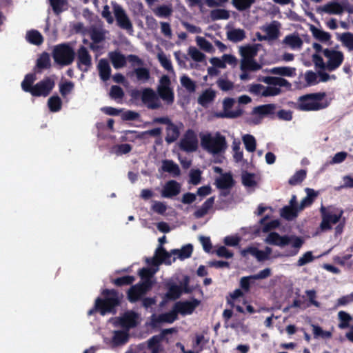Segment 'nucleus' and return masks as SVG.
Masks as SVG:
<instances>
[{"label": "nucleus", "instance_id": "nucleus-35", "mask_svg": "<svg viewBox=\"0 0 353 353\" xmlns=\"http://www.w3.org/2000/svg\"><path fill=\"white\" fill-rule=\"evenodd\" d=\"M258 49L256 46L247 45L240 48L242 59H252L257 54Z\"/></svg>", "mask_w": 353, "mask_h": 353}, {"label": "nucleus", "instance_id": "nucleus-14", "mask_svg": "<svg viewBox=\"0 0 353 353\" xmlns=\"http://www.w3.org/2000/svg\"><path fill=\"white\" fill-rule=\"evenodd\" d=\"M113 11L117 26L132 34L134 32L133 25L125 10L121 6L115 4L113 6Z\"/></svg>", "mask_w": 353, "mask_h": 353}, {"label": "nucleus", "instance_id": "nucleus-29", "mask_svg": "<svg viewBox=\"0 0 353 353\" xmlns=\"http://www.w3.org/2000/svg\"><path fill=\"white\" fill-rule=\"evenodd\" d=\"M216 187L221 190L230 189L234 185V179L230 174H225L217 179Z\"/></svg>", "mask_w": 353, "mask_h": 353}, {"label": "nucleus", "instance_id": "nucleus-55", "mask_svg": "<svg viewBox=\"0 0 353 353\" xmlns=\"http://www.w3.org/2000/svg\"><path fill=\"white\" fill-rule=\"evenodd\" d=\"M338 316L340 320L339 327L341 329H345L349 327L350 322L352 320V316L345 311H340L338 313Z\"/></svg>", "mask_w": 353, "mask_h": 353}, {"label": "nucleus", "instance_id": "nucleus-41", "mask_svg": "<svg viewBox=\"0 0 353 353\" xmlns=\"http://www.w3.org/2000/svg\"><path fill=\"white\" fill-rule=\"evenodd\" d=\"M48 106L50 112H59L62 107V101L57 95L52 96L48 100Z\"/></svg>", "mask_w": 353, "mask_h": 353}, {"label": "nucleus", "instance_id": "nucleus-43", "mask_svg": "<svg viewBox=\"0 0 353 353\" xmlns=\"http://www.w3.org/2000/svg\"><path fill=\"white\" fill-rule=\"evenodd\" d=\"M338 39L349 51H353V33L347 32L339 35Z\"/></svg>", "mask_w": 353, "mask_h": 353}, {"label": "nucleus", "instance_id": "nucleus-20", "mask_svg": "<svg viewBox=\"0 0 353 353\" xmlns=\"http://www.w3.org/2000/svg\"><path fill=\"white\" fill-rule=\"evenodd\" d=\"M139 315L133 311H128L119 318L120 325L126 329L135 327L138 324Z\"/></svg>", "mask_w": 353, "mask_h": 353}, {"label": "nucleus", "instance_id": "nucleus-44", "mask_svg": "<svg viewBox=\"0 0 353 353\" xmlns=\"http://www.w3.org/2000/svg\"><path fill=\"white\" fill-rule=\"evenodd\" d=\"M256 0H232V4L239 11L249 10Z\"/></svg>", "mask_w": 353, "mask_h": 353}, {"label": "nucleus", "instance_id": "nucleus-51", "mask_svg": "<svg viewBox=\"0 0 353 353\" xmlns=\"http://www.w3.org/2000/svg\"><path fill=\"white\" fill-rule=\"evenodd\" d=\"M243 141L247 151L250 152L255 151L256 143L254 136L251 134H245L243 137Z\"/></svg>", "mask_w": 353, "mask_h": 353}, {"label": "nucleus", "instance_id": "nucleus-61", "mask_svg": "<svg viewBox=\"0 0 353 353\" xmlns=\"http://www.w3.org/2000/svg\"><path fill=\"white\" fill-rule=\"evenodd\" d=\"M74 83L72 81H65L59 84V92L62 97H66L74 89Z\"/></svg>", "mask_w": 353, "mask_h": 353}, {"label": "nucleus", "instance_id": "nucleus-7", "mask_svg": "<svg viewBox=\"0 0 353 353\" xmlns=\"http://www.w3.org/2000/svg\"><path fill=\"white\" fill-rule=\"evenodd\" d=\"M201 145L208 152L216 154L225 151L227 143L224 136L217 133L212 137L209 134L201 138Z\"/></svg>", "mask_w": 353, "mask_h": 353}, {"label": "nucleus", "instance_id": "nucleus-36", "mask_svg": "<svg viewBox=\"0 0 353 353\" xmlns=\"http://www.w3.org/2000/svg\"><path fill=\"white\" fill-rule=\"evenodd\" d=\"M193 252V246L191 244H188L182 247L181 250H172L171 253L173 254H176L178 257L181 259H185L190 258Z\"/></svg>", "mask_w": 353, "mask_h": 353}, {"label": "nucleus", "instance_id": "nucleus-49", "mask_svg": "<svg viewBox=\"0 0 353 353\" xmlns=\"http://www.w3.org/2000/svg\"><path fill=\"white\" fill-rule=\"evenodd\" d=\"M311 31L313 36L321 42H327L331 39V35L329 32L318 29L313 26L311 28Z\"/></svg>", "mask_w": 353, "mask_h": 353}, {"label": "nucleus", "instance_id": "nucleus-62", "mask_svg": "<svg viewBox=\"0 0 353 353\" xmlns=\"http://www.w3.org/2000/svg\"><path fill=\"white\" fill-rule=\"evenodd\" d=\"M216 84L222 91L226 92L234 88L233 82L228 79L220 78L216 81Z\"/></svg>", "mask_w": 353, "mask_h": 353}, {"label": "nucleus", "instance_id": "nucleus-24", "mask_svg": "<svg viewBox=\"0 0 353 353\" xmlns=\"http://www.w3.org/2000/svg\"><path fill=\"white\" fill-rule=\"evenodd\" d=\"M276 108V106L274 103L261 105L255 107L253 112L261 117H263L269 115H274Z\"/></svg>", "mask_w": 353, "mask_h": 353}, {"label": "nucleus", "instance_id": "nucleus-60", "mask_svg": "<svg viewBox=\"0 0 353 353\" xmlns=\"http://www.w3.org/2000/svg\"><path fill=\"white\" fill-rule=\"evenodd\" d=\"M140 290L145 295L150 291L153 287L154 281L152 280L145 279L136 284Z\"/></svg>", "mask_w": 353, "mask_h": 353}, {"label": "nucleus", "instance_id": "nucleus-39", "mask_svg": "<svg viewBox=\"0 0 353 353\" xmlns=\"http://www.w3.org/2000/svg\"><path fill=\"white\" fill-rule=\"evenodd\" d=\"M299 209L298 207L284 206L281 211V215L285 219L292 221L297 216Z\"/></svg>", "mask_w": 353, "mask_h": 353}, {"label": "nucleus", "instance_id": "nucleus-46", "mask_svg": "<svg viewBox=\"0 0 353 353\" xmlns=\"http://www.w3.org/2000/svg\"><path fill=\"white\" fill-rule=\"evenodd\" d=\"M134 281L135 277L134 276L126 275L112 279L111 282L117 287H122L131 285Z\"/></svg>", "mask_w": 353, "mask_h": 353}, {"label": "nucleus", "instance_id": "nucleus-9", "mask_svg": "<svg viewBox=\"0 0 353 353\" xmlns=\"http://www.w3.org/2000/svg\"><path fill=\"white\" fill-rule=\"evenodd\" d=\"M176 332L177 330L174 327L163 329L160 334L152 336L146 341L148 350L150 351V353H165L162 342L165 339L167 334Z\"/></svg>", "mask_w": 353, "mask_h": 353}, {"label": "nucleus", "instance_id": "nucleus-12", "mask_svg": "<svg viewBox=\"0 0 353 353\" xmlns=\"http://www.w3.org/2000/svg\"><path fill=\"white\" fill-rule=\"evenodd\" d=\"M323 55L327 59V70L332 72L338 69L344 61L343 52L333 48H325L323 50Z\"/></svg>", "mask_w": 353, "mask_h": 353}, {"label": "nucleus", "instance_id": "nucleus-17", "mask_svg": "<svg viewBox=\"0 0 353 353\" xmlns=\"http://www.w3.org/2000/svg\"><path fill=\"white\" fill-rule=\"evenodd\" d=\"M200 303L201 301L199 300L193 298L191 301H178L174 306L177 314L185 316L192 314Z\"/></svg>", "mask_w": 353, "mask_h": 353}, {"label": "nucleus", "instance_id": "nucleus-16", "mask_svg": "<svg viewBox=\"0 0 353 353\" xmlns=\"http://www.w3.org/2000/svg\"><path fill=\"white\" fill-rule=\"evenodd\" d=\"M92 65V57L88 49L81 46L77 50V67L83 72H87Z\"/></svg>", "mask_w": 353, "mask_h": 353}, {"label": "nucleus", "instance_id": "nucleus-8", "mask_svg": "<svg viewBox=\"0 0 353 353\" xmlns=\"http://www.w3.org/2000/svg\"><path fill=\"white\" fill-rule=\"evenodd\" d=\"M158 98L161 99L167 105H172L174 101V92L171 87V81L168 75H163L159 79L157 88Z\"/></svg>", "mask_w": 353, "mask_h": 353}, {"label": "nucleus", "instance_id": "nucleus-11", "mask_svg": "<svg viewBox=\"0 0 353 353\" xmlns=\"http://www.w3.org/2000/svg\"><path fill=\"white\" fill-rule=\"evenodd\" d=\"M164 286L167 290V292L163 296V301L160 305H163L169 301H175L180 298L183 292L189 293L190 290L187 287V283L185 286L177 285L172 281L165 283Z\"/></svg>", "mask_w": 353, "mask_h": 353}, {"label": "nucleus", "instance_id": "nucleus-63", "mask_svg": "<svg viewBox=\"0 0 353 353\" xmlns=\"http://www.w3.org/2000/svg\"><path fill=\"white\" fill-rule=\"evenodd\" d=\"M312 331L314 337L321 336L323 339H328L332 336V333L329 331H324L323 329L316 325H312Z\"/></svg>", "mask_w": 353, "mask_h": 353}, {"label": "nucleus", "instance_id": "nucleus-10", "mask_svg": "<svg viewBox=\"0 0 353 353\" xmlns=\"http://www.w3.org/2000/svg\"><path fill=\"white\" fill-rule=\"evenodd\" d=\"M109 58L115 69H119L125 66L127 60L131 62L133 66L134 65L139 66L143 65V60L135 54H130L125 57V55L120 52L114 51L109 53Z\"/></svg>", "mask_w": 353, "mask_h": 353}, {"label": "nucleus", "instance_id": "nucleus-13", "mask_svg": "<svg viewBox=\"0 0 353 353\" xmlns=\"http://www.w3.org/2000/svg\"><path fill=\"white\" fill-rule=\"evenodd\" d=\"M54 79V75L44 77L34 85L31 95L36 97H48L55 86Z\"/></svg>", "mask_w": 353, "mask_h": 353}, {"label": "nucleus", "instance_id": "nucleus-58", "mask_svg": "<svg viewBox=\"0 0 353 353\" xmlns=\"http://www.w3.org/2000/svg\"><path fill=\"white\" fill-rule=\"evenodd\" d=\"M90 39L95 43H99L104 40V33L96 28H92L90 31Z\"/></svg>", "mask_w": 353, "mask_h": 353}, {"label": "nucleus", "instance_id": "nucleus-6", "mask_svg": "<svg viewBox=\"0 0 353 353\" xmlns=\"http://www.w3.org/2000/svg\"><path fill=\"white\" fill-rule=\"evenodd\" d=\"M52 55L54 62L62 66L70 65L75 58L74 50L67 43L55 46Z\"/></svg>", "mask_w": 353, "mask_h": 353}, {"label": "nucleus", "instance_id": "nucleus-30", "mask_svg": "<svg viewBox=\"0 0 353 353\" xmlns=\"http://www.w3.org/2000/svg\"><path fill=\"white\" fill-rule=\"evenodd\" d=\"M241 70L243 72L257 71L260 70L262 66L257 63L254 59H241Z\"/></svg>", "mask_w": 353, "mask_h": 353}, {"label": "nucleus", "instance_id": "nucleus-42", "mask_svg": "<svg viewBox=\"0 0 353 353\" xmlns=\"http://www.w3.org/2000/svg\"><path fill=\"white\" fill-rule=\"evenodd\" d=\"M132 146L129 143L117 144L112 147L111 152L117 156L128 154L131 152Z\"/></svg>", "mask_w": 353, "mask_h": 353}, {"label": "nucleus", "instance_id": "nucleus-53", "mask_svg": "<svg viewBox=\"0 0 353 353\" xmlns=\"http://www.w3.org/2000/svg\"><path fill=\"white\" fill-rule=\"evenodd\" d=\"M196 41L199 48L207 52H213L214 48L212 43L206 39L201 37H196Z\"/></svg>", "mask_w": 353, "mask_h": 353}, {"label": "nucleus", "instance_id": "nucleus-54", "mask_svg": "<svg viewBox=\"0 0 353 353\" xmlns=\"http://www.w3.org/2000/svg\"><path fill=\"white\" fill-rule=\"evenodd\" d=\"M181 83L189 92H194L196 90V83L188 76L183 75L180 79Z\"/></svg>", "mask_w": 353, "mask_h": 353}, {"label": "nucleus", "instance_id": "nucleus-47", "mask_svg": "<svg viewBox=\"0 0 353 353\" xmlns=\"http://www.w3.org/2000/svg\"><path fill=\"white\" fill-rule=\"evenodd\" d=\"M243 113L241 109H237L234 111H223L214 112V115L216 118H230L234 119L241 117Z\"/></svg>", "mask_w": 353, "mask_h": 353}, {"label": "nucleus", "instance_id": "nucleus-4", "mask_svg": "<svg viewBox=\"0 0 353 353\" xmlns=\"http://www.w3.org/2000/svg\"><path fill=\"white\" fill-rule=\"evenodd\" d=\"M130 97L135 101L141 99L149 110H157L162 107L161 102L159 99L156 92L151 88H145L141 90H132L130 92Z\"/></svg>", "mask_w": 353, "mask_h": 353}, {"label": "nucleus", "instance_id": "nucleus-38", "mask_svg": "<svg viewBox=\"0 0 353 353\" xmlns=\"http://www.w3.org/2000/svg\"><path fill=\"white\" fill-rule=\"evenodd\" d=\"M129 335L128 333L123 330H117L114 333L112 337V343L114 345H121L126 343L128 341Z\"/></svg>", "mask_w": 353, "mask_h": 353}, {"label": "nucleus", "instance_id": "nucleus-25", "mask_svg": "<svg viewBox=\"0 0 353 353\" xmlns=\"http://www.w3.org/2000/svg\"><path fill=\"white\" fill-rule=\"evenodd\" d=\"M162 170L172 174L173 176H178L181 174L179 165L172 160L165 159L162 161Z\"/></svg>", "mask_w": 353, "mask_h": 353}, {"label": "nucleus", "instance_id": "nucleus-26", "mask_svg": "<svg viewBox=\"0 0 353 353\" xmlns=\"http://www.w3.org/2000/svg\"><path fill=\"white\" fill-rule=\"evenodd\" d=\"M270 73L282 77H292L296 76V68L288 66L274 67L270 69Z\"/></svg>", "mask_w": 353, "mask_h": 353}, {"label": "nucleus", "instance_id": "nucleus-64", "mask_svg": "<svg viewBox=\"0 0 353 353\" xmlns=\"http://www.w3.org/2000/svg\"><path fill=\"white\" fill-rule=\"evenodd\" d=\"M110 96L113 99H121L124 97L123 90L119 85H112Z\"/></svg>", "mask_w": 353, "mask_h": 353}, {"label": "nucleus", "instance_id": "nucleus-45", "mask_svg": "<svg viewBox=\"0 0 353 353\" xmlns=\"http://www.w3.org/2000/svg\"><path fill=\"white\" fill-rule=\"evenodd\" d=\"M323 11L328 14H339L343 12V8L338 2L327 3L322 8Z\"/></svg>", "mask_w": 353, "mask_h": 353}, {"label": "nucleus", "instance_id": "nucleus-2", "mask_svg": "<svg viewBox=\"0 0 353 353\" xmlns=\"http://www.w3.org/2000/svg\"><path fill=\"white\" fill-rule=\"evenodd\" d=\"M325 97V92L302 95L298 98L294 108L304 112L319 111L325 109L330 105V101L327 99L323 100Z\"/></svg>", "mask_w": 353, "mask_h": 353}, {"label": "nucleus", "instance_id": "nucleus-37", "mask_svg": "<svg viewBox=\"0 0 353 353\" xmlns=\"http://www.w3.org/2000/svg\"><path fill=\"white\" fill-rule=\"evenodd\" d=\"M27 41L34 45L39 46L43 42L42 34L36 30H32L26 34Z\"/></svg>", "mask_w": 353, "mask_h": 353}, {"label": "nucleus", "instance_id": "nucleus-21", "mask_svg": "<svg viewBox=\"0 0 353 353\" xmlns=\"http://www.w3.org/2000/svg\"><path fill=\"white\" fill-rule=\"evenodd\" d=\"M129 77H136V80L141 83H146L150 78V70L145 67H138L128 73Z\"/></svg>", "mask_w": 353, "mask_h": 353}, {"label": "nucleus", "instance_id": "nucleus-19", "mask_svg": "<svg viewBox=\"0 0 353 353\" xmlns=\"http://www.w3.org/2000/svg\"><path fill=\"white\" fill-rule=\"evenodd\" d=\"M177 314L176 310L174 307L172 310L161 314L157 316L152 315L151 324L153 327H157L162 323H172L177 319Z\"/></svg>", "mask_w": 353, "mask_h": 353}, {"label": "nucleus", "instance_id": "nucleus-23", "mask_svg": "<svg viewBox=\"0 0 353 353\" xmlns=\"http://www.w3.org/2000/svg\"><path fill=\"white\" fill-rule=\"evenodd\" d=\"M97 67L101 79L103 81L108 80L111 74V68L108 61L105 59H101Z\"/></svg>", "mask_w": 353, "mask_h": 353}, {"label": "nucleus", "instance_id": "nucleus-15", "mask_svg": "<svg viewBox=\"0 0 353 353\" xmlns=\"http://www.w3.org/2000/svg\"><path fill=\"white\" fill-rule=\"evenodd\" d=\"M180 148L186 152H195L198 148V139L193 130L188 129L180 141Z\"/></svg>", "mask_w": 353, "mask_h": 353}, {"label": "nucleus", "instance_id": "nucleus-40", "mask_svg": "<svg viewBox=\"0 0 353 353\" xmlns=\"http://www.w3.org/2000/svg\"><path fill=\"white\" fill-rule=\"evenodd\" d=\"M51 67L50 58L48 53L44 52L37 59L36 68L39 70L49 69Z\"/></svg>", "mask_w": 353, "mask_h": 353}, {"label": "nucleus", "instance_id": "nucleus-22", "mask_svg": "<svg viewBox=\"0 0 353 353\" xmlns=\"http://www.w3.org/2000/svg\"><path fill=\"white\" fill-rule=\"evenodd\" d=\"M216 95V91L212 88L205 90L199 97L198 103L203 107L207 106L209 103H212Z\"/></svg>", "mask_w": 353, "mask_h": 353}, {"label": "nucleus", "instance_id": "nucleus-34", "mask_svg": "<svg viewBox=\"0 0 353 353\" xmlns=\"http://www.w3.org/2000/svg\"><path fill=\"white\" fill-rule=\"evenodd\" d=\"M53 12L58 15L68 10V2L67 0H48Z\"/></svg>", "mask_w": 353, "mask_h": 353}, {"label": "nucleus", "instance_id": "nucleus-57", "mask_svg": "<svg viewBox=\"0 0 353 353\" xmlns=\"http://www.w3.org/2000/svg\"><path fill=\"white\" fill-rule=\"evenodd\" d=\"M202 172L199 169H192L190 171L189 183L196 185L201 183Z\"/></svg>", "mask_w": 353, "mask_h": 353}, {"label": "nucleus", "instance_id": "nucleus-32", "mask_svg": "<svg viewBox=\"0 0 353 353\" xmlns=\"http://www.w3.org/2000/svg\"><path fill=\"white\" fill-rule=\"evenodd\" d=\"M283 43L289 46L292 49L301 48L303 46V41L298 34L287 35Z\"/></svg>", "mask_w": 353, "mask_h": 353}, {"label": "nucleus", "instance_id": "nucleus-5", "mask_svg": "<svg viewBox=\"0 0 353 353\" xmlns=\"http://www.w3.org/2000/svg\"><path fill=\"white\" fill-rule=\"evenodd\" d=\"M320 213L321 222L319 228L321 231H327L332 228V224H336L339 222L343 216V210L333 206L325 207L322 205L320 208Z\"/></svg>", "mask_w": 353, "mask_h": 353}, {"label": "nucleus", "instance_id": "nucleus-52", "mask_svg": "<svg viewBox=\"0 0 353 353\" xmlns=\"http://www.w3.org/2000/svg\"><path fill=\"white\" fill-rule=\"evenodd\" d=\"M210 17L212 21L228 19L230 18V13L224 9H214L210 12Z\"/></svg>", "mask_w": 353, "mask_h": 353}, {"label": "nucleus", "instance_id": "nucleus-50", "mask_svg": "<svg viewBox=\"0 0 353 353\" xmlns=\"http://www.w3.org/2000/svg\"><path fill=\"white\" fill-rule=\"evenodd\" d=\"M269 219L268 216H265V217L262 218L259 223L263 226L262 231L263 232H268L270 230L276 228L279 223L277 220H273L269 222H267V220Z\"/></svg>", "mask_w": 353, "mask_h": 353}, {"label": "nucleus", "instance_id": "nucleus-1", "mask_svg": "<svg viewBox=\"0 0 353 353\" xmlns=\"http://www.w3.org/2000/svg\"><path fill=\"white\" fill-rule=\"evenodd\" d=\"M102 297L95 299L94 305L88 312V315L91 316L99 312L104 316L107 314H115L117 307L121 305L123 294L114 289H103L101 292Z\"/></svg>", "mask_w": 353, "mask_h": 353}, {"label": "nucleus", "instance_id": "nucleus-18", "mask_svg": "<svg viewBox=\"0 0 353 353\" xmlns=\"http://www.w3.org/2000/svg\"><path fill=\"white\" fill-rule=\"evenodd\" d=\"M181 184L175 180L167 181L161 192L163 198H172L177 196L181 192Z\"/></svg>", "mask_w": 353, "mask_h": 353}, {"label": "nucleus", "instance_id": "nucleus-48", "mask_svg": "<svg viewBox=\"0 0 353 353\" xmlns=\"http://www.w3.org/2000/svg\"><path fill=\"white\" fill-rule=\"evenodd\" d=\"M306 170L301 169L296 171L294 175L290 178L288 183L291 185H296L301 183L306 178Z\"/></svg>", "mask_w": 353, "mask_h": 353}, {"label": "nucleus", "instance_id": "nucleus-59", "mask_svg": "<svg viewBox=\"0 0 353 353\" xmlns=\"http://www.w3.org/2000/svg\"><path fill=\"white\" fill-rule=\"evenodd\" d=\"M188 54L194 61L197 62L203 61L205 57V54L195 47H190Z\"/></svg>", "mask_w": 353, "mask_h": 353}, {"label": "nucleus", "instance_id": "nucleus-28", "mask_svg": "<svg viewBox=\"0 0 353 353\" xmlns=\"http://www.w3.org/2000/svg\"><path fill=\"white\" fill-rule=\"evenodd\" d=\"M37 80V77L35 73H28L27 74L23 81L21 82V86L22 90L26 92H28L30 94L32 92L34 85V82Z\"/></svg>", "mask_w": 353, "mask_h": 353}, {"label": "nucleus", "instance_id": "nucleus-27", "mask_svg": "<svg viewBox=\"0 0 353 353\" xmlns=\"http://www.w3.org/2000/svg\"><path fill=\"white\" fill-rule=\"evenodd\" d=\"M179 135V129L173 122L166 127V136L165 140L168 143H172L176 141Z\"/></svg>", "mask_w": 353, "mask_h": 353}, {"label": "nucleus", "instance_id": "nucleus-33", "mask_svg": "<svg viewBox=\"0 0 353 353\" xmlns=\"http://www.w3.org/2000/svg\"><path fill=\"white\" fill-rule=\"evenodd\" d=\"M245 32L241 28L232 29L227 32V38L233 43H238L245 38Z\"/></svg>", "mask_w": 353, "mask_h": 353}, {"label": "nucleus", "instance_id": "nucleus-3", "mask_svg": "<svg viewBox=\"0 0 353 353\" xmlns=\"http://www.w3.org/2000/svg\"><path fill=\"white\" fill-rule=\"evenodd\" d=\"M265 241L270 245H276L282 248L290 244L292 249L286 255L288 256L296 255L300 248L304 243L303 239L300 236L295 235L281 236L276 232H270L267 236Z\"/></svg>", "mask_w": 353, "mask_h": 353}, {"label": "nucleus", "instance_id": "nucleus-31", "mask_svg": "<svg viewBox=\"0 0 353 353\" xmlns=\"http://www.w3.org/2000/svg\"><path fill=\"white\" fill-rule=\"evenodd\" d=\"M144 296L136 284L132 285L127 292V299L130 303H136Z\"/></svg>", "mask_w": 353, "mask_h": 353}, {"label": "nucleus", "instance_id": "nucleus-56", "mask_svg": "<svg viewBox=\"0 0 353 353\" xmlns=\"http://www.w3.org/2000/svg\"><path fill=\"white\" fill-rule=\"evenodd\" d=\"M265 31L267 33V37L269 40H275L278 39L279 36V29L277 25L271 23L265 29Z\"/></svg>", "mask_w": 353, "mask_h": 353}]
</instances>
